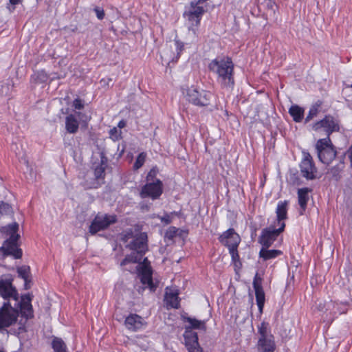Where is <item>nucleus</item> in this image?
Returning <instances> with one entry per match:
<instances>
[{"label":"nucleus","instance_id":"12","mask_svg":"<svg viewBox=\"0 0 352 352\" xmlns=\"http://www.w3.org/2000/svg\"><path fill=\"white\" fill-rule=\"evenodd\" d=\"M163 192V183L160 179L155 182L146 183L142 186L140 195L142 198L150 197L155 200L158 199Z\"/></svg>","mask_w":352,"mask_h":352},{"label":"nucleus","instance_id":"36","mask_svg":"<svg viewBox=\"0 0 352 352\" xmlns=\"http://www.w3.org/2000/svg\"><path fill=\"white\" fill-rule=\"evenodd\" d=\"M146 153L145 152L140 153L138 155V157L135 160V162L133 164V169L138 170L139 168H140L144 165V164L146 161Z\"/></svg>","mask_w":352,"mask_h":352},{"label":"nucleus","instance_id":"57","mask_svg":"<svg viewBox=\"0 0 352 352\" xmlns=\"http://www.w3.org/2000/svg\"><path fill=\"white\" fill-rule=\"evenodd\" d=\"M207 0H198L196 3V5H198L199 3H204Z\"/></svg>","mask_w":352,"mask_h":352},{"label":"nucleus","instance_id":"41","mask_svg":"<svg viewBox=\"0 0 352 352\" xmlns=\"http://www.w3.org/2000/svg\"><path fill=\"white\" fill-rule=\"evenodd\" d=\"M349 152H352V146L350 147L345 153L342 154L341 155L338 156V164H342L344 167H345V163L344 160L346 156L349 157Z\"/></svg>","mask_w":352,"mask_h":352},{"label":"nucleus","instance_id":"29","mask_svg":"<svg viewBox=\"0 0 352 352\" xmlns=\"http://www.w3.org/2000/svg\"><path fill=\"white\" fill-rule=\"evenodd\" d=\"M143 256L132 252L131 254L125 256L124 258L120 262V266L124 267L129 263H138L142 260Z\"/></svg>","mask_w":352,"mask_h":352},{"label":"nucleus","instance_id":"19","mask_svg":"<svg viewBox=\"0 0 352 352\" xmlns=\"http://www.w3.org/2000/svg\"><path fill=\"white\" fill-rule=\"evenodd\" d=\"M182 320L184 322L189 323V325L185 326V331H192V329H206V323L204 320H199L196 318L184 315H182Z\"/></svg>","mask_w":352,"mask_h":352},{"label":"nucleus","instance_id":"31","mask_svg":"<svg viewBox=\"0 0 352 352\" xmlns=\"http://www.w3.org/2000/svg\"><path fill=\"white\" fill-rule=\"evenodd\" d=\"M51 344L54 352H67L66 344L60 338L54 336Z\"/></svg>","mask_w":352,"mask_h":352},{"label":"nucleus","instance_id":"5","mask_svg":"<svg viewBox=\"0 0 352 352\" xmlns=\"http://www.w3.org/2000/svg\"><path fill=\"white\" fill-rule=\"evenodd\" d=\"M259 338L256 347L258 352H274L276 343L274 336L271 333L270 324L267 322H262L258 327Z\"/></svg>","mask_w":352,"mask_h":352},{"label":"nucleus","instance_id":"25","mask_svg":"<svg viewBox=\"0 0 352 352\" xmlns=\"http://www.w3.org/2000/svg\"><path fill=\"white\" fill-rule=\"evenodd\" d=\"M323 102L320 100H317L314 102L309 108L307 116L304 120L305 124L309 123L314 118L317 117L320 113V109L321 108Z\"/></svg>","mask_w":352,"mask_h":352},{"label":"nucleus","instance_id":"28","mask_svg":"<svg viewBox=\"0 0 352 352\" xmlns=\"http://www.w3.org/2000/svg\"><path fill=\"white\" fill-rule=\"evenodd\" d=\"M49 76L44 70L35 72L30 77L32 84L38 85L45 83L47 81Z\"/></svg>","mask_w":352,"mask_h":352},{"label":"nucleus","instance_id":"13","mask_svg":"<svg viewBox=\"0 0 352 352\" xmlns=\"http://www.w3.org/2000/svg\"><path fill=\"white\" fill-rule=\"evenodd\" d=\"M126 248L144 257L146 252L148 250L146 233L141 232L136 236L129 243L126 245Z\"/></svg>","mask_w":352,"mask_h":352},{"label":"nucleus","instance_id":"43","mask_svg":"<svg viewBox=\"0 0 352 352\" xmlns=\"http://www.w3.org/2000/svg\"><path fill=\"white\" fill-rule=\"evenodd\" d=\"M229 253L231 255L232 262L240 261V257L238 252V249L229 250Z\"/></svg>","mask_w":352,"mask_h":352},{"label":"nucleus","instance_id":"8","mask_svg":"<svg viewBox=\"0 0 352 352\" xmlns=\"http://www.w3.org/2000/svg\"><path fill=\"white\" fill-rule=\"evenodd\" d=\"M117 221L118 218L116 214L98 213L89 227V232L91 235H94L100 231L107 229L111 225L116 223Z\"/></svg>","mask_w":352,"mask_h":352},{"label":"nucleus","instance_id":"3","mask_svg":"<svg viewBox=\"0 0 352 352\" xmlns=\"http://www.w3.org/2000/svg\"><path fill=\"white\" fill-rule=\"evenodd\" d=\"M19 228L18 223L14 222L0 229V232L3 234L9 236V238L3 242V246L0 248V250L3 252V256H12L15 259H19L22 257L23 252L19 248L18 243L20 239V235L17 233Z\"/></svg>","mask_w":352,"mask_h":352},{"label":"nucleus","instance_id":"22","mask_svg":"<svg viewBox=\"0 0 352 352\" xmlns=\"http://www.w3.org/2000/svg\"><path fill=\"white\" fill-rule=\"evenodd\" d=\"M289 201H279L276 208V220L278 224L280 226L281 223H284L283 221L287 219V206Z\"/></svg>","mask_w":352,"mask_h":352},{"label":"nucleus","instance_id":"46","mask_svg":"<svg viewBox=\"0 0 352 352\" xmlns=\"http://www.w3.org/2000/svg\"><path fill=\"white\" fill-rule=\"evenodd\" d=\"M94 11L96 14V16L98 19L102 20L104 17V11L102 8H100L99 7H96L94 8Z\"/></svg>","mask_w":352,"mask_h":352},{"label":"nucleus","instance_id":"11","mask_svg":"<svg viewBox=\"0 0 352 352\" xmlns=\"http://www.w3.org/2000/svg\"><path fill=\"white\" fill-rule=\"evenodd\" d=\"M285 228V223H281L280 226L278 229H275L273 226L263 229L258 239V243L263 247L270 248L276 240L278 235L284 231Z\"/></svg>","mask_w":352,"mask_h":352},{"label":"nucleus","instance_id":"59","mask_svg":"<svg viewBox=\"0 0 352 352\" xmlns=\"http://www.w3.org/2000/svg\"><path fill=\"white\" fill-rule=\"evenodd\" d=\"M76 113L78 115V116H80V112H76Z\"/></svg>","mask_w":352,"mask_h":352},{"label":"nucleus","instance_id":"55","mask_svg":"<svg viewBox=\"0 0 352 352\" xmlns=\"http://www.w3.org/2000/svg\"><path fill=\"white\" fill-rule=\"evenodd\" d=\"M10 4L15 6L20 3L21 0H9Z\"/></svg>","mask_w":352,"mask_h":352},{"label":"nucleus","instance_id":"35","mask_svg":"<svg viewBox=\"0 0 352 352\" xmlns=\"http://www.w3.org/2000/svg\"><path fill=\"white\" fill-rule=\"evenodd\" d=\"M289 182L294 186H300L302 184V181L300 178L298 171L295 170L294 171L290 170L289 177Z\"/></svg>","mask_w":352,"mask_h":352},{"label":"nucleus","instance_id":"24","mask_svg":"<svg viewBox=\"0 0 352 352\" xmlns=\"http://www.w3.org/2000/svg\"><path fill=\"white\" fill-rule=\"evenodd\" d=\"M79 128V122L75 115L69 114L65 118V129L67 133L74 134Z\"/></svg>","mask_w":352,"mask_h":352},{"label":"nucleus","instance_id":"7","mask_svg":"<svg viewBox=\"0 0 352 352\" xmlns=\"http://www.w3.org/2000/svg\"><path fill=\"white\" fill-rule=\"evenodd\" d=\"M213 98V94L204 89H198L191 87L187 89L186 99L193 105L204 107L211 104V100Z\"/></svg>","mask_w":352,"mask_h":352},{"label":"nucleus","instance_id":"4","mask_svg":"<svg viewBox=\"0 0 352 352\" xmlns=\"http://www.w3.org/2000/svg\"><path fill=\"white\" fill-rule=\"evenodd\" d=\"M318 160L324 164L329 165L337 157L336 146L330 138L319 139L316 144Z\"/></svg>","mask_w":352,"mask_h":352},{"label":"nucleus","instance_id":"26","mask_svg":"<svg viewBox=\"0 0 352 352\" xmlns=\"http://www.w3.org/2000/svg\"><path fill=\"white\" fill-rule=\"evenodd\" d=\"M304 108L298 104H293L289 109V113L292 117L295 122H300L304 118Z\"/></svg>","mask_w":352,"mask_h":352},{"label":"nucleus","instance_id":"9","mask_svg":"<svg viewBox=\"0 0 352 352\" xmlns=\"http://www.w3.org/2000/svg\"><path fill=\"white\" fill-rule=\"evenodd\" d=\"M135 271L138 274L140 281L143 285L137 289L139 293H142L146 287L149 288L151 292L156 290L157 285L153 283L151 267L137 265Z\"/></svg>","mask_w":352,"mask_h":352},{"label":"nucleus","instance_id":"39","mask_svg":"<svg viewBox=\"0 0 352 352\" xmlns=\"http://www.w3.org/2000/svg\"><path fill=\"white\" fill-rule=\"evenodd\" d=\"M121 133H122L121 131H118L116 127H113V129H110V131H109L110 138L113 141H117V140H119L120 139H121L122 138Z\"/></svg>","mask_w":352,"mask_h":352},{"label":"nucleus","instance_id":"1","mask_svg":"<svg viewBox=\"0 0 352 352\" xmlns=\"http://www.w3.org/2000/svg\"><path fill=\"white\" fill-rule=\"evenodd\" d=\"M13 281L12 275L5 278L0 276V296L5 300L0 307V331L15 324L21 315L25 320H20L17 329L14 331V334L19 335L27 331L26 322L34 318L32 305L34 296L28 293L20 296Z\"/></svg>","mask_w":352,"mask_h":352},{"label":"nucleus","instance_id":"23","mask_svg":"<svg viewBox=\"0 0 352 352\" xmlns=\"http://www.w3.org/2000/svg\"><path fill=\"white\" fill-rule=\"evenodd\" d=\"M344 168V167L342 164H336V165L329 168L327 172V174L330 175L329 179L336 182H340L342 178Z\"/></svg>","mask_w":352,"mask_h":352},{"label":"nucleus","instance_id":"6","mask_svg":"<svg viewBox=\"0 0 352 352\" xmlns=\"http://www.w3.org/2000/svg\"><path fill=\"white\" fill-rule=\"evenodd\" d=\"M311 127L315 132L322 130L326 135V138H330L332 133L340 131V120L333 115L327 114L321 120L311 124Z\"/></svg>","mask_w":352,"mask_h":352},{"label":"nucleus","instance_id":"32","mask_svg":"<svg viewBox=\"0 0 352 352\" xmlns=\"http://www.w3.org/2000/svg\"><path fill=\"white\" fill-rule=\"evenodd\" d=\"M16 272L18 273V276L22 279H26L31 276V270L30 267L29 265H22L16 267Z\"/></svg>","mask_w":352,"mask_h":352},{"label":"nucleus","instance_id":"33","mask_svg":"<svg viewBox=\"0 0 352 352\" xmlns=\"http://www.w3.org/2000/svg\"><path fill=\"white\" fill-rule=\"evenodd\" d=\"M13 89V84L10 80H8L6 82L1 85L0 89V94L1 96H10Z\"/></svg>","mask_w":352,"mask_h":352},{"label":"nucleus","instance_id":"37","mask_svg":"<svg viewBox=\"0 0 352 352\" xmlns=\"http://www.w3.org/2000/svg\"><path fill=\"white\" fill-rule=\"evenodd\" d=\"M13 213V210L8 203H5L3 201H0V214L1 215H8Z\"/></svg>","mask_w":352,"mask_h":352},{"label":"nucleus","instance_id":"34","mask_svg":"<svg viewBox=\"0 0 352 352\" xmlns=\"http://www.w3.org/2000/svg\"><path fill=\"white\" fill-rule=\"evenodd\" d=\"M349 302H334L333 309H336L339 314H346L349 309Z\"/></svg>","mask_w":352,"mask_h":352},{"label":"nucleus","instance_id":"40","mask_svg":"<svg viewBox=\"0 0 352 352\" xmlns=\"http://www.w3.org/2000/svg\"><path fill=\"white\" fill-rule=\"evenodd\" d=\"M178 229L174 226L170 227L165 232V238L172 240L176 236Z\"/></svg>","mask_w":352,"mask_h":352},{"label":"nucleus","instance_id":"60","mask_svg":"<svg viewBox=\"0 0 352 352\" xmlns=\"http://www.w3.org/2000/svg\"><path fill=\"white\" fill-rule=\"evenodd\" d=\"M0 352H4V351H2V350H0Z\"/></svg>","mask_w":352,"mask_h":352},{"label":"nucleus","instance_id":"56","mask_svg":"<svg viewBox=\"0 0 352 352\" xmlns=\"http://www.w3.org/2000/svg\"><path fill=\"white\" fill-rule=\"evenodd\" d=\"M181 211H178V212H176V211H173L172 212H170V214L171 215H175L177 217H180L181 216Z\"/></svg>","mask_w":352,"mask_h":352},{"label":"nucleus","instance_id":"16","mask_svg":"<svg viewBox=\"0 0 352 352\" xmlns=\"http://www.w3.org/2000/svg\"><path fill=\"white\" fill-rule=\"evenodd\" d=\"M105 170V167L96 165L94 168L95 178L93 179V181L89 184L87 182V181L82 184V186L85 188V189L98 188L100 186L98 180L104 179Z\"/></svg>","mask_w":352,"mask_h":352},{"label":"nucleus","instance_id":"51","mask_svg":"<svg viewBox=\"0 0 352 352\" xmlns=\"http://www.w3.org/2000/svg\"><path fill=\"white\" fill-rule=\"evenodd\" d=\"M267 7L269 8V9H271L272 10H273L274 12H275V9L274 8H276L277 6L276 5L275 2L274 1H270L267 4Z\"/></svg>","mask_w":352,"mask_h":352},{"label":"nucleus","instance_id":"49","mask_svg":"<svg viewBox=\"0 0 352 352\" xmlns=\"http://www.w3.org/2000/svg\"><path fill=\"white\" fill-rule=\"evenodd\" d=\"M143 261H140V263H138V265H140V266H145V267H151V265H150V261H148V258L147 257H145V258H142Z\"/></svg>","mask_w":352,"mask_h":352},{"label":"nucleus","instance_id":"20","mask_svg":"<svg viewBox=\"0 0 352 352\" xmlns=\"http://www.w3.org/2000/svg\"><path fill=\"white\" fill-rule=\"evenodd\" d=\"M311 189L309 188H302L298 190V201L300 207V214L305 211L309 201V192H311Z\"/></svg>","mask_w":352,"mask_h":352},{"label":"nucleus","instance_id":"48","mask_svg":"<svg viewBox=\"0 0 352 352\" xmlns=\"http://www.w3.org/2000/svg\"><path fill=\"white\" fill-rule=\"evenodd\" d=\"M24 280V289L28 290L31 288V283H32V276L26 278V279H23Z\"/></svg>","mask_w":352,"mask_h":352},{"label":"nucleus","instance_id":"58","mask_svg":"<svg viewBox=\"0 0 352 352\" xmlns=\"http://www.w3.org/2000/svg\"><path fill=\"white\" fill-rule=\"evenodd\" d=\"M124 270H126V271H129V272H131V273H134V272H135V271H133V270H131V269L125 268Z\"/></svg>","mask_w":352,"mask_h":352},{"label":"nucleus","instance_id":"44","mask_svg":"<svg viewBox=\"0 0 352 352\" xmlns=\"http://www.w3.org/2000/svg\"><path fill=\"white\" fill-rule=\"evenodd\" d=\"M73 106L76 109H82L84 108V104L82 100L79 98H76L73 102Z\"/></svg>","mask_w":352,"mask_h":352},{"label":"nucleus","instance_id":"10","mask_svg":"<svg viewBox=\"0 0 352 352\" xmlns=\"http://www.w3.org/2000/svg\"><path fill=\"white\" fill-rule=\"evenodd\" d=\"M302 159L300 164V173L303 177L307 180L316 178L317 168L312 156L308 151H302Z\"/></svg>","mask_w":352,"mask_h":352},{"label":"nucleus","instance_id":"38","mask_svg":"<svg viewBox=\"0 0 352 352\" xmlns=\"http://www.w3.org/2000/svg\"><path fill=\"white\" fill-rule=\"evenodd\" d=\"M157 173H158L157 168L156 166L153 167L146 175V179L147 183L155 182V180L157 179L156 178Z\"/></svg>","mask_w":352,"mask_h":352},{"label":"nucleus","instance_id":"54","mask_svg":"<svg viewBox=\"0 0 352 352\" xmlns=\"http://www.w3.org/2000/svg\"><path fill=\"white\" fill-rule=\"evenodd\" d=\"M126 126V122L124 120H121L118 122V126L120 129L124 128Z\"/></svg>","mask_w":352,"mask_h":352},{"label":"nucleus","instance_id":"18","mask_svg":"<svg viewBox=\"0 0 352 352\" xmlns=\"http://www.w3.org/2000/svg\"><path fill=\"white\" fill-rule=\"evenodd\" d=\"M126 327L131 331H136L143 326V319L135 314H131L124 321Z\"/></svg>","mask_w":352,"mask_h":352},{"label":"nucleus","instance_id":"42","mask_svg":"<svg viewBox=\"0 0 352 352\" xmlns=\"http://www.w3.org/2000/svg\"><path fill=\"white\" fill-rule=\"evenodd\" d=\"M100 162L98 165L107 168V163H108V158L106 156L105 152L103 151H101L100 153Z\"/></svg>","mask_w":352,"mask_h":352},{"label":"nucleus","instance_id":"27","mask_svg":"<svg viewBox=\"0 0 352 352\" xmlns=\"http://www.w3.org/2000/svg\"><path fill=\"white\" fill-rule=\"evenodd\" d=\"M268 248H269L262 247L259 252V256L263 258V261L275 258L283 254L282 251L279 250H267Z\"/></svg>","mask_w":352,"mask_h":352},{"label":"nucleus","instance_id":"45","mask_svg":"<svg viewBox=\"0 0 352 352\" xmlns=\"http://www.w3.org/2000/svg\"><path fill=\"white\" fill-rule=\"evenodd\" d=\"M170 213H165L163 217H160L161 221L165 225H168L172 222V218L170 217Z\"/></svg>","mask_w":352,"mask_h":352},{"label":"nucleus","instance_id":"47","mask_svg":"<svg viewBox=\"0 0 352 352\" xmlns=\"http://www.w3.org/2000/svg\"><path fill=\"white\" fill-rule=\"evenodd\" d=\"M175 43L176 45V50L177 52V56H179L180 53L184 50V43L179 40H175Z\"/></svg>","mask_w":352,"mask_h":352},{"label":"nucleus","instance_id":"53","mask_svg":"<svg viewBox=\"0 0 352 352\" xmlns=\"http://www.w3.org/2000/svg\"><path fill=\"white\" fill-rule=\"evenodd\" d=\"M349 159L350 160V172L349 174L351 176H352V152H349Z\"/></svg>","mask_w":352,"mask_h":352},{"label":"nucleus","instance_id":"14","mask_svg":"<svg viewBox=\"0 0 352 352\" xmlns=\"http://www.w3.org/2000/svg\"><path fill=\"white\" fill-rule=\"evenodd\" d=\"M219 242L227 247L228 250L238 249L241 242L240 236L234 228H229L223 232L218 238Z\"/></svg>","mask_w":352,"mask_h":352},{"label":"nucleus","instance_id":"2","mask_svg":"<svg viewBox=\"0 0 352 352\" xmlns=\"http://www.w3.org/2000/svg\"><path fill=\"white\" fill-rule=\"evenodd\" d=\"M208 69L217 75V80L222 88L234 86V64L228 56H219L208 64Z\"/></svg>","mask_w":352,"mask_h":352},{"label":"nucleus","instance_id":"15","mask_svg":"<svg viewBox=\"0 0 352 352\" xmlns=\"http://www.w3.org/2000/svg\"><path fill=\"white\" fill-rule=\"evenodd\" d=\"M185 345L188 352H197L200 348L198 335L193 331H185L184 333Z\"/></svg>","mask_w":352,"mask_h":352},{"label":"nucleus","instance_id":"52","mask_svg":"<svg viewBox=\"0 0 352 352\" xmlns=\"http://www.w3.org/2000/svg\"><path fill=\"white\" fill-rule=\"evenodd\" d=\"M233 264L234 265L235 270H240L242 267V263H241V260L239 261L233 262Z\"/></svg>","mask_w":352,"mask_h":352},{"label":"nucleus","instance_id":"21","mask_svg":"<svg viewBox=\"0 0 352 352\" xmlns=\"http://www.w3.org/2000/svg\"><path fill=\"white\" fill-rule=\"evenodd\" d=\"M254 289L255 291L256 300L258 307V311L260 315H261L263 311V307L265 302V292L263 286L258 285L256 282L254 283Z\"/></svg>","mask_w":352,"mask_h":352},{"label":"nucleus","instance_id":"30","mask_svg":"<svg viewBox=\"0 0 352 352\" xmlns=\"http://www.w3.org/2000/svg\"><path fill=\"white\" fill-rule=\"evenodd\" d=\"M178 295L179 294L177 292L166 293L165 298L167 305L170 306L172 308L178 309L179 307L180 301Z\"/></svg>","mask_w":352,"mask_h":352},{"label":"nucleus","instance_id":"50","mask_svg":"<svg viewBox=\"0 0 352 352\" xmlns=\"http://www.w3.org/2000/svg\"><path fill=\"white\" fill-rule=\"evenodd\" d=\"M262 280H263L262 278L258 276V274L256 273L255 274V276H254V280H253V283H252L253 287H254V283L255 282L258 284V285H262Z\"/></svg>","mask_w":352,"mask_h":352},{"label":"nucleus","instance_id":"17","mask_svg":"<svg viewBox=\"0 0 352 352\" xmlns=\"http://www.w3.org/2000/svg\"><path fill=\"white\" fill-rule=\"evenodd\" d=\"M192 10H189L186 14L188 17V20L192 22V25H198L200 23L201 16L204 13V9L201 6H197L194 1L191 2Z\"/></svg>","mask_w":352,"mask_h":352}]
</instances>
